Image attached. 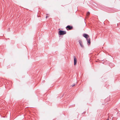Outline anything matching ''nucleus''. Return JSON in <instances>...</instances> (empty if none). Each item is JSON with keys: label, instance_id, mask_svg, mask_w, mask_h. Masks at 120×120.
Returning <instances> with one entry per match:
<instances>
[{"label": "nucleus", "instance_id": "11", "mask_svg": "<svg viewBox=\"0 0 120 120\" xmlns=\"http://www.w3.org/2000/svg\"><path fill=\"white\" fill-rule=\"evenodd\" d=\"M109 120V119H107V120Z\"/></svg>", "mask_w": 120, "mask_h": 120}, {"label": "nucleus", "instance_id": "1", "mask_svg": "<svg viewBox=\"0 0 120 120\" xmlns=\"http://www.w3.org/2000/svg\"><path fill=\"white\" fill-rule=\"evenodd\" d=\"M66 33L65 31H63L60 30L58 32V34L60 35H63L65 34Z\"/></svg>", "mask_w": 120, "mask_h": 120}, {"label": "nucleus", "instance_id": "2", "mask_svg": "<svg viewBox=\"0 0 120 120\" xmlns=\"http://www.w3.org/2000/svg\"><path fill=\"white\" fill-rule=\"evenodd\" d=\"M66 28L68 30H69L72 29L73 28V27L72 26L68 25L66 27Z\"/></svg>", "mask_w": 120, "mask_h": 120}, {"label": "nucleus", "instance_id": "7", "mask_svg": "<svg viewBox=\"0 0 120 120\" xmlns=\"http://www.w3.org/2000/svg\"><path fill=\"white\" fill-rule=\"evenodd\" d=\"M90 14V12L89 11L87 13V15H89Z\"/></svg>", "mask_w": 120, "mask_h": 120}, {"label": "nucleus", "instance_id": "8", "mask_svg": "<svg viewBox=\"0 0 120 120\" xmlns=\"http://www.w3.org/2000/svg\"><path fill=\"white\" fill-rule=\"evenodd\" d=\"M75 84H73V85H72V86H75Z\"/></svg>", "mask_w": 120, "mask_h": 120}, {"label": "nucleus", "instance_id": "4", "mask_svg": "<svg viewBox=\"0 0 120 120\" xmlns=\"http://www.w3.org/2000/svg\"><path fill=\"white\" fill-rule=\"evenodd\" d=\"M83 36L86 38L87 39L89 37L88 35L86 34H83Z\"/></svg>", "mask_w": 120, "mask_h": 120}, {"label": "nucleus", "instance_id": "9", "mask_svg": "<svg viewBox=\"0 0 120 120\" xmlns=\"http://www.w3.org/2000/svg\"><path fill=\"white\" fill-rule=\"evenodd\" d=\"M48 18V16H46V18Z\"/></svg>", "mask_w": 120, "mask_h": 120}, {"label": "nucleus", "instance_id": "12", "mask_svg": "<svg viewBox=\"0 0 120 120\" xmlns=\"http://www.w3.org/2000/svg\"><path fill=\"white\" fill-rule=\"evenodd\" d=\"M109 120V119H107V120Z\"/></svg>", "mask_w": 120, "mask_h": 120}, {"label": "nucleus", "instance_id": "10", "mask_svg": "<svg viewBox=\"0 0 120 120\" xmlns=\"http://www.w3.org/2000/svg\"><path fill=\"white\" fill-rule=\"evenodd\" d=\"M116 114H117V113H118V112H117V113H116Z\"/></svg>", "mask_w": 120, "mask_h": 120}, {"label": "nucleus", "instance_id": "5", "mask_svg": "<svg viewBox=\"0 0 120 120\" xmlns=\"http://www.w3.org/2000/svg\"><path fill=\"white\" fill-rule=\"evenodd\" d=\"M77 63V59L75 56L74 57V64L75 65Z\"/></svg>", "mask_w": 120, "mask_h": 120}, {"label": "nucleus", "instance_id": "6", "mask_svg": "<svg viewBox=\"0 0 120 120\" xmlns=\"http://www.w3.org/2000/svg\"><path fill=\"white\" fill-rule=\"evenodd\" d=\"M86 40L87 41V43L89 44L88 45H90L91 43L90 39V38H88L86 39Z\"/></svg>", "mask_w": 120, "mask_h": 120}, {"label": "nucleus", "instance_id": "3", "mask_svg": "<svg viewBox=\"0 0 120 120\" xmlns=\"http://www.w3.org/2000/svg\"><path fill=\"white\" fill-rule=\"evenodd\" d=\"M79 42L82 48H83L84 47V46L83 45V44L81 40H79Z\"/></svg>", "mask_w": 120, "mask_h": 120}]
</instances>
